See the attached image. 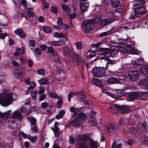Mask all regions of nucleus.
Masks as SVG:
<instances>
[{"mask_svg": "<svg viewBox=\"0 0 148 148\" xmlns=\"http://www.w3.org/2000/svg\"><path fill=\"white\" fill-rule=\"evenodd\" d=\"M18 121H15V120L13 119L10 118L9 120L8 121V123L9 125L12 126L13 128H16L18 127Z\"/></svg>", "mask_w": 148, "mask_h": 148, "instance_id": "obj_21", "label": "nucleus"}, {"mask_svg": "<svg viewBox=\"0 0 148 148\" xmlns=\"http://www.w3.org/2000/svg\"><path fill=\"white\" fill-rule=\"evenodd\" d=\"M31 131L33 133H36L39 132V129L38 127L35 126L32 127L31 128Z\"/></svg>", "mask_w": 148, "mask_h": 148, "instance_id": "obj_47", "label": "nucleus"}, {"mask_svg": "<svg viewBox=\"0 0 148 148\" xmlns=\"http://www.w3.org/2000/svg\"><path fill=\"white\" fill-rule=\"evenodd\" d=\"M53 59L55 62H58L60 61V58L56 53H54L53 54Z\"/></svg>", "mask_w": 148, "mask_h": 148, "instance_id": "obj_42", "label": "nucleus"}, {"mask_svg": "<svg viewBox=\"0 0 148 148\" xmlns=\"http://www.w3.org/2000/svg\"><path fill=\"white\" fill-rule=\"evenodd\" d=\"M120 80L114 77H111L108 78L106 81V82L109 84H114L120 83Z\"/></svg>", "mask_w": 148, "mask_h": 148, "instance_id": "obj_22", "label": "nucleus"}, {"mask_svg": "<svg viewBox=\"0 0 148 148\" xmlns=\"http://www.w3.org/2000/svg\"><path fill=\"white\" fill-rule=\"evenodd\" d=\"M78 119H79L82 122L83 121H86V115L83 112H80L78 114Z\"/></svg>", "mask_w": 148, "mask_h": 148, "instance_id": "obj_30", "label": "nucleus"}, {"mask_svg": "<svg viewBox=\"0 0 148 148\" xmlns=\"http://www.w3.org/2000/svg\"><path fill=\"white\" fill-rule=\"evenodd\" d=\"M15 33L16 35H18L19 37L22 38H24L26 35L23 32L22 29H17L15 31Z\"/></svg>", "mask_w": 148, "mask_h": 148, "instance_id": "obj_26", "label": "nucleus"}, {"mask_svg": "<svg viewBox=\"0 0 148 148\" xmlns=\"http://www.w3.org/2000/svg\"><path fill=\"white\" fill-rule=\"evenodd\" d=\"M28 138L32 143H35L37 141L38 136H31L29 134L28 136Z\"/></svg>", "mask_w": 148, "mask_h": 148, "instance_id": "obj_32", "label": "nucleus"}, {"mask_svg": "<svg viewBox=\"0 0 148 148\" xmlns=\"http://www.w3.org/2000/svg\"><path fill=\"white\" fill-rule=\"evenodd\" d=\"M135 10V15L131 16V18L134 19L135 17H139L146 13V9L144 7H136L134 8Z\"/></svg>", "mask_w": 148, "mask_h": 148, "instance_id": "obj_5", "label": "nucleus"}, {"mask_svg": "<svg viewBox=\"0 0 148 148\" xmlns=\"http://www.w3.org/2000/svg\"><path fill=\"white\" fill-rule=\"evenodd\" d=\"M29 43L30 46L34 47L35 46V41L34 40H30L29 41Z\"/></svg>", "mask_w": 148, "mask_h": 148, "instance_id": "obj_57", "label": "nucleus"}, {"mask_svg": "<svg viewBox=\"0 0 148 148\" xmlns=\"http://www.w3.org/2000/svg\"><path fill=\"white\" fill-rule=\"evenodd\" d=\"M48 96L51 98H53L54 99H57L58 98V95L57 94L54 92H49L48 94Z\"/></svg>", "mask_w": 148, "mask_h": 148, "instance_id": "obj_39", "label": "nucleus"}, {"mask_svg": "<svg viewBox=\"0 0 148 148\" xmlns=\"http://www.w3.org/2000/svg\"><path fill=\"white\" fill-rule=\"evenodd\" d=\"M101 44L100 42H98L95 43L92 45V48H98Z\"/></svg>", "mask_w": 148, "mask_h": 148, "instance_id": "obj_60", "label": "nucleus"}, {"mask_svg": "<svg viewBox=\"0 0 148 148\" xmlns=\"http://www.w3.org/2000/svg\"><path fill=\"white\" fill-rule=\"evenodd\" d=\"M76 96L78 97L79 100L85 104L86 106L88 108H92V106L91 102L87 101L84 97V95L81 92H77L75 94Z\"/></svg>", "mask_w": 148, "mask_h": 148, "instance_id": "obj_4", "label": "nucleus"}, {"mask_svg": "<svg viewBox=\"0 0 148 148\" xmlns=\"http://www.w3.org/2000/svg\"><path fill=\"white\" fill-rule=\"evenodd\" d=\"M37 94V92L36 91L33 92L31 94V96L33 99L34 100L36 99Z\"/></svg>", "mask_w": 148, "mask_h": 148, "instance_id": "obj_55", "label": "nucleus"}, {"mask_svg": "<svg viewBox=\"0 0 148 148\" xmlns=\"http://www.w3.org/2000/svg\"><path fill=\"white\" fill-rule=\"evenodd\" d=\"M75 94L74 92H70L68 95V100L69 101H70L71 98Z\"/></svg>", "mask_w": 148, "mask_h": 148, "instance_id": "obj_50", "label": "nucleus"}, {"mask_svg": "<svg viewBox=\"0 0 148 148\" xmlns=\"http://www.w3.org/2000/svg\"><path fill=\"white\" fill-rule=\"evenodd\" d=\"M139 96L138 93L136 92H133L129 94L128 97L129 99V101H131L134 100L136 99Z\"/></svg>", "mask_w": 148, "mask_h": 148, "instance_id": "obj_18", "label": "nucleus"}, {"mask_svg": "<svg viewBox=\"0 0 148 148\" xmlns=\"http://www.w3.org/2000/svg\"><path fill=\"white\" fill-rule=\"evenodd\" d=\"M12 100V93L6 92L0 93V103L2 106H8L11 104Z\"/></svg>", "mask_w": 148, "mask_h": 148, "instance_id": "obj_2", "label": "nucleus"}, {"mask_svg": "<svg viewBox=\"0 0 148 148\" xmlns=\"http://www.w3.org/2000/svg\"><path fill=\"white\" fill-rule=\"evenodd\" d=\"M22 71L21 70H19L17 69V70L14 72V75L16 78L17 79H19L21 76Z\"/></svg>", "mask_w": 148, "mask_h": 148, "instance_id": "obj_31", "label": "nucleus"}, {"mask_svg": "<svg viewBox=\"0 0 148 148\" xmlns=\"http://www.w3.org/2000/svg\"><path fill=\"white\" fill-rule=\"evenodd\" d=\"M136 131V129L133 127L130 128L128 130V132L132 135L135 134Z\"/></svg>", "mask_w": 148, "mask_h": 148, "instance_id": "obj_46", "label": "nucleus"}, {"mask_svg": "<svg viewBox=\"0 0 148 148\" xmlns=\"http://www.w3.org/2000/svg\"><path fill=\"white\" fill-rule=\"evenodd\" d=\"M140 98L142 100H146L148 98V92H145L140 95Z\"/></svg>", "mask_w": 148, "mask_h": 148, "instance_id": "obj_38", "label": "nucleus"}, {"mask_svg": "<svg viewBox=\"0 0 148 148\" xmlns=\"http://www.w3.org/2000/svg\"><path fill=\"white\" fill-rule=\"evenodd\" d=\"M87 137L85 135H79L76 140V145L79 148H98L99 144L92 139L89 141L87 140Z\"/></svg>", "mask_w": 148, "mask_h": 148, "instance_id": "obj_1", "label": "nucleus"}, {"mask_svg": "<svg viewBox=\"0 0 148 148\" xmlns=\"http://www.w3.org/2000/svg\"><path fill=\"white\" fill-rule=\"evenodd\" d=\"M44 31L46 33H49L50 32L51 28L48 26H45L42 27Z\"/></svg>", "mask_w": 148, "mask_h": 148, "instance_id": "obj_43", "label": "nucleus"}, {"mask_svg": "<svg viewBox=\"0 0 148 148\" xmlns=\"http://www.w3.org/2000/svg\"><path fill=\"white\" fill-rule=\"evenodd\" d=\"M108 35H109V33H108V32H105L101 33L99 35V36L100 37H103V36H107Z\"/></svg>", "mask_w": 148, "mask_h": 148, "instance_id": "obj_61", "label": "nucleus"}, {"mask_svg": "<svg viewBox=\"0 0 148 148\" xmlns=\"http://www.w3.org/2000/svg\"><path fill=\"white\" fill-rule=\"evenodd\" d=\"M91 22V21L88 20L83 23L82 29L84 32H89L91 31L92 25Z\"/></svg>", "mask_w": 148, "mask_h": 148, "instance_id": "obj_7", "label": "nucleus"}, {"mask_svg": "<svg viewBox=\"0 0 148 148\" xmlns=\"http://www.w3.org/2000/svg\"><path fill=\"white\" fill-rule=\"evenodd\" d=\"M100 59L102 60L101 62L104 64L103 67L106 69L108 68L113 65L114 63L113 60H109L108 58H105L104 57H101Z\"/></svg>", "mask_w": 148, "mask_h": 148, "instance_id": "obj_9", "label": "nucleus"}, {"mask_svg": "<svg viewBox=\"0 0 148 148\" xmlns=\"http://www.w3.org/2000/svg\"><path fill=\"white\" fill-rule=\"evenodd\" d=\"M106 70L101 67H95L93 69L94 75L97 77H101L104 76L106 73Z\"/></svg>", "mask_w": 148, "mask_h": 148, "instance_id": "obj_3", "label": "nucleus"}, {"mask_svg": "<svg viewBox=\"0 0 148 148\" xmlns=\"http://www.w3.org/2000/svg\"><path fill=\"white\" fill-rule=\"evenodd\" d=\"M108 132H109L110 133V134L111 132L112 131L110 130V128H111V130H114L115 129V128L113 125L112 124L110 123L109 124V127H108Z\"/></svg>", "mask_w": 148, "mask_h": 148, "instance_id": "obj_54", "label": "nucleus"}, {"mask_svg": "<svg viewBox=\"0 0 148 148\" xmlns=\"http://www.w3.org/2000/svg\"><path fill=\"white\" fill-rule=\"evenodd\" d=\"M121 144H116L114 143L112 145L111 148H121Z\"/></svg>", "mask_w": 148, "mask_h": 148, "instance_id": "obj_52", "label": "nucleus"}, {"mask_svg": "<svg viewBox=\"0 0 148 148\" xmlns=\"http://www.w3.org/2000/svg\"><path fill=\"white\" fill-rule=\"evenodd\" d=\"M89 6V3L87 0H80L79 2V7L81 12L84 13L86 12Z\"/></svg>", "mask_w": 148, "mask_h": 148, "instance_id": "obj_8", "label": "nucleus"}, {"mask_svg": "<svg viewBox=\"0 0 148 148\" xmlns=\"http://www.w3.org/2000/svg\"><path fill=\"white\" fill-rule=\"evenodd\" d=\"M37 73L38 75L43 76L45 74V72L43 69H41L37 70Z\"/></svg>", "mask_w": 148, "mask_h": 148, "instance_id": "obj_41", "label": "nucleus"}, {"mask_svg": "<svg viewBox=\"0 0 148 148\" xmlns=\"http://www.w3.org/2000/svg\"><path fill=\"white\" fill-rule=\"evenodd\" d=\"M25 10L28 14V16L26 17V19L29 21L32 22L33 20L32 18L35 16L34 14L32 12L33 10L32 8H27L25 9Z\"/></svg>", "mask_w": 148, "mask_h": 148, "instance_id": "obj_12", "label": "nucleus"}, {"mask_svg": "<svg viewBox=\"0 0 148 148\" xmlns=\"http://www.w3.org/2000/svg\"><path fill=\"white\" fill-rule=\"evenodd\" d=\"M42 2L45 8H49V4L45 0H42Z\"/></svg>", "mask_w": 148, "mask_h": 148, "instance_id": "obj_58", "label": "nucleus"}, {"mask_svg": "<svg viewBox=\"0 0 148 148\" xmlns=\"http://www.w3.org/2000/svg\"><path fill=\"white\" fill-rule=\"evenodd\" d=\"M96 52L92 50L88 51L86 53V57L87 58H90L95 56Z\"/></svg>", "mask_w": 148, "mask_h": 148, "instance_id": "obj_34", "label": "nucleus"}, {"mask_svg": "<svg viewBox=\"0 0 148 148\" xmlns=\"http://www.w3.org/2000/svg\"><path fill=\"white\" fill-rule=\"evenodd\" d=\"M57 25L58 26H61L63 25V22L61 17H59L57 22Z\"/></svg>", "mask_w": 148, "mask_h": 148, "instance_id": "obj_51", "label": "nucleus"}, {"mask_svg": "<svg viewBox=\"0 0 148 148\" xmlns=\"http://www.w3.org/2000/svg\"><path fill=\"white\" fill-rule=\"evenodd\" d=\"M42 108L43 109V113L45 114H49L50 113V107L48 106V104L46 102H44L41 103Z\"/></svg>", "mask_w": 148, "mask_h": 148, "instance_id": "obj_15", "label": "nucleus"}, {"mask_svg": "<svg viewBox=\"0 0 148 148\" xmlns=\"http://www.w3.org/2000/svg\"><path fill=\"white\" fill-rule=\"evenodd\" d=\"M99 51L100 55L105 56L107 57H109L111 56V51L108 48H101L99 49Z\"/></svg>", "mask_w": 148, "mask_h": 148, "instance_id": "obj_11", "label": "nucleus"}, {"mask_svg": "<svg viewBox=\"0 0 148 148\" xmlns=\"http://www.w3.org/2000/svg\"><path fill=\"white\" fill-rule=\"evenodd\" d=\"M21 3L24 7L27 6V2L26 0H21Z\"/></svg>", "mask_w": 148, "mask_h": 148, "instance_id": "obj_64", "label": "nucleus"}, {"mask_svg": "<svg viewBox=\"0 0 148 148\" xmlns=\"http://www.w3.org/2000/svg\"><path fill=\"white\" fill-rule=\"evenodd\" d=\"M143 59H140L136 60L135 61V63L137 65H142L143 64Z\"/></svg>", "mask_w": 148, "mask_h": 148, "instance_id": "obj_44", "label": "nucleus"}, {"mask_svg": "<svg viewBox=\"0 0 148 148\" xmlns=\"http://www.w3.org/2000/svg\"><path fill=\"white\" fill-rule=\"evenodd\" d=\"M69 142L71 144H73L75 142V140L73 136H70L69 138Z\"/></svg>", "mask_w": 148, "mask_h": 148, "instance_id": "obj_62", "label": "nucleus"}, {"mask_svg": "<svg viewBox=\"0 0 148 148\" xmlns=\"http://www.w3.org/2000/svg\"><path fill=\"white\" fill-rule=\"evenodd\" d=\"M28 66L29 67H32L33 65V61L30 59H29L28 60Z\"/></svg>", "mask_w": 148, "mask_h": 148, "instance_id": "obj_63", "label": "nucleus"}, {"mask_svg": "<svg viewBox=\"0 0 148 148\" xmlns=\"http://www.w3.org/2000/svg\"><path fill=\"white\" fill-rule=\"evenodd\" d=\"M89 20L92 21L91 23L92 24L94 23L95 24L98 23L99 21L100 20L98 17H96L93 19Z\"/></svg>", "mask_w": 148, "mask_h": 148, "instance_id": "obj_45", "label": "nucleus"}, {"mask_svg": "<svg viewBox=\"0 0 148 148\" xmlns=\"http://www.w3.org/2000/svg\"><path fill=\"white\" fill-rule=\"evenodd\" d=\"M61 7L62 9L65 11L69 12L71 10L70 8L67 5L64 4L61 5Z\"/></svg>", "mask_w": 148, "mask_h": 148, "instance_id": "obj_37", "label": "nucleus"}, {"mask_svg": "<svg viewBox=\"0 0 148 148\" xmlns=\"http://www.w3.org/2000/svg\"><path fill=\"white\" fill-rule=\"evenodd\" d=\"M129 75L130 79L132 81H136L139 78V73L136 71H131L129 73Z\"/></svg>", "mask_w": 148, "mask_h": 148, "instance_id": "obj_10", "label": "nucleus"}, {"mask_svg": "<svg viewBox=\"0 0 148 148\" xmlns=\"http://www.w3.org/2000/svg\"><path fill=\"white\" fill-rule=\"evenodd\" d=\"M11 116L10 118L13 119L15 121H19L23 118V115L21 114V111L17 110L14 111L12 114L10 115Z\"/></svg>", "mask_w": 148, "mask_h": 148, "instance_id": "obj_6", "label": "nucleus"}, {"mask_svg": "<svg viewBox=\"0 0 148 148\" xmlns=\"http://www.w3.org/2000/svg\"><path fill=\"white\" fill-rule=\"evenodd\" d=\"M70 56L72 58L73 60L77 63H80L81 60L82 61L83 60V59L78 54H76L74 53H71Z\"/></svg>", "mask_w": 148, "mask_h": 148, "instance_id": "obj_16", "label": "nucleus"}, {"mask_svg": "<svg viewBox=\"0 0 148 148\" xmlns=\"http://www.w3.org/2000/svg\"><path fill=\"white\" fill-rule=\"evenodd\" d=\"M50 43L53 46L63 45L65 44V42L62 40H60L58 41H54L48 43L49 44H50Z\"/></svg>", "mask_w": 148, "mask_h": 148, "instance_id": "obj_25", "label": "nucleus"}, {"mask_svg": "<svg viewBox=\"0 0 148 148\" xmlns=\"http://www.w3.org/2000/svg\"><path fill=\"white\" fill-rule=\"evenodd\" d=\"M48 52L50 53H53L54 51V48L51 46L49 47L48 48Z\"/></svg>", "mask_w": 148, "mask_h": 148, "instance_id": "obj_59", "label": "nucleus"}, {"mask_svg": "<svg viewBox=\"0 0 148 148\" xmlns=\"http://www.w3.org/2000/svg\"><path fill=\"white\" fill-rule=\"evenodd\" d=\"M120 51L123 54H127L129 53V49L127 47H121L120 49Z\"/></svg>", "mask_w": 148, "mask_h": 148, "instance_id": "obj_36", "label": "nucleus"}, {"mask_svg": "<svg viewBox=\"0 0 148 148\" xmlns=\"http://www.w3.org/2000/svg\"><path fill=\"white\" fill-rule=\"evenodd\" d=\"M91 82L92 84L100 87H102L103 86L102 83L97 79H92Z\"/></svg>", "mask_w": 148, "mask_h": 148, "instance_id": "obj_27", "label": "nucleus"}, {"mask_svg": "<svg viewBox=\"0 0 148 148\" xmlns=\"http://www.w3.org/2000/svg\"><path fill=\"white\" fill-rule=\"evenodd\" d=\"M53 36L55 37L60 38L63 37L64 34L62 33H58L56 32L54 34Z\"/></svg>", "mask_w": 148, "mask_h": 148, "instance_id": "obj_48", "label": "nucleus"}, {"mask_svg": "<svg viewBox=\"0 0 148 148\" xmlns=\"http://www.w3.org/2000/svg\"><path fill=\"white\" fill-rule=\"evenodd\" d=\"M10 114L11 111L10 110L7 111L3 113L0 112V122L1 121V118L3 119L4 121L7 120Z\"/></svg>", "mask_w": 148, "mask_h": 148, "instance_id": "obj_17", "label": "nucleus"}, {"mask_svg": "<svg viewBox=\"0 0 148 148\" xmlns=\"http://www.w3.org/2000/svg\"><path fill=\"white\" fill-rule=\"evenodd\" d=\"M70 110L71 112L75 113L77 112L78 109L73 107H71L70 108Z\"/></svg>", "mask_w": 148, "mask_h": 148, "instance_id": "obj_56", "label": "nucleus"}, {"mask_svg": "<svg viewBox=\"0 0 148 148\" xmlns=\"http://www.w3.org/2000/svg\"><path fill=\"white\" fill-rule=\"evenodd\" d=\"M36 85V84L34 82H31L30 83L29 87H28V89H32V90L34 88Z\"/></svg>", "mask_w": 148, "mask_h": 148, "instance_id": "obj_49", "label": "nucleus"}, {"mask_svg": "<svg viewBox=\"0 0 148 148\" xmlns=\"http://www.w3.org/2000/svg\"><path fill=\"white\" fill-rule=\"evenodd\" d=\"M132 29L133 27L131 26L128 25L120 27L118 29V30L119 32H121L124 30H127Z\"/></svg>", "mask_w": 148, "mask_h": 148, "instance_id": "obj_33", "label": "nucleus"}, {"mask_svg": "<svg viewBox=\"0 0 148 148\" xmlns=\"http://www.w3.org/2000/svg\"><path fill=\"white\" fill-rule=\"evenodd\" d=\"M82 123L81 120L77 118L71 122L70 125L73 126H79Z\"/></svg>", "mask_w": 148, "mask_h": 148, "instance_id": "obj_19", "label": "nucleus"}, {"mask_svg": "<svg viewBox=\"0 0 148 148\" xmlns=\"http://www.w3.org/2000/svg\"><path fill=\"white\" fill-rule=\"evenodd\" d=\"M145 3V1L143 0H136L135 3L133 4V8L144 7L143 5Z\"/></svg>", "mask_w": 148, "mask_h": 148, "instance_id": "obj_23", "label": "nucleus"}, {"mask_svg": "<svg viewBox=\"0 0 148 148\" xmlns=\"http://www.w3.org/2000/svg\"><path fill=\"white\" fill-rule=\"evenodd\" d=\"M119 111L123 114H126L131 110L130 108L126 106H119Z\"/></svg>", "mask_w": 148, "mask_h": 148, "instance_id": "obj_20", "label": "nucleus"}, {"mask_svg": "<svg viewBox=\"0 0 148 148\" xmlns=\"http://www.w3.org/2000/svg\"><path fill=\"white\" fill-rule=\"evenodd\" d=\"M48 80L46 78H42L39 80V82L40 84H45L47 83Z\"/></svg>", "mask_w": 148, "mask_h": 148, "instance_id": "obj_40", "label": "nucleus"}, {"mask_svg": "<svg viewBox=\"0 0 148 148\" xmlns=\"http://www.w3.org/2000/svg\"><path fill=\"white\" fill-rule=\"evenodd\" d=\"M119 106L116 105H111L109 106L108 111L112 113H116L119 111Z\"/></svg>", "mask_w": 148, "mask_h": 148, "instance_id": "obj_13", "label": "nucleus"}, {"mask_svg": "<svg viewBox=\"0 0 148 148\" xmlns=\"http://www.w3.org/2000/svg\"><path fill=\"white\" fill-rule=\"evenodd\" d=\"M27 117L30 121L31 124L33 126H35L36 124V119L33 117H29L28 114L27 115Z\"/></svg>", "mask_w": 148, "mask_h": 148, "instance_id": "obj_35", "label": "nucleus"}, {"mask_svg": "<svg viewBox=\"0 0 148 148\" xmlns=\"http://www.w3.org/2000/svg\"><path fill=\"white\" fill-rule=\"evenodd\" d=\"M112 20L111 19H103L101 20V24L102 25V27H104L107 25L112 23Z\"/></svg>", "mask_w": 148, "mask_h": 148, "instance_id": "obj_29", "label": "nucleus"}, {"mask_svg": "<svg viewBox=\"0 0 148 148\" xmlns=\"http://www.w3.org/2000/svg\"><path fill=\"white\" fill-rule=\"evenodd\" d=\"M138 85L143 89H146L148 88V79H144L138 82Z\"/></svg>", "mask_w": 148, "mask_h": 148, "instance_id": "obj_14", "label": "nucleus"}, {"mask_svg": "<svg viewBox=\"0 0 148 148\" xmlns=\"http://www.w3.org/2000/svg\"><path fill=\"white\" fill-rule=\"evenodd\" d=\"M148 73V67L146 65H144L140 69V74L141 75H146Z\"/></svg>", "mask_w": 148, "mask_h": 148, "instance_id": "obj_28", "label": "nucleus"}, {"mask_svg": "<svg viewBox=\"0 0 148 148\" xmlns=\"http://www.w3.org/2000/svg\"><path fill=\"white\" fill-rule=\"evenodd\" d=\"M129 53L132 54H137L138 52L135 49L133 48H131L129 49Z\"/></svg>", "mask_w": 148, "mask_h": 148, "instance_id": "obj_53", "label": "nucleus"}, {"mask_svg": "<svg viewBox=\"0 0 148 148\" xmlns=\"http://www.w3.org/2000/svg\"><path fill=\"white\" fill-rule=\"evenodd\" d=\"M95 114V112L93 110H91L90 115L92 118L90 120H89V121L91 123V124L93 126L96 125V121L94 118Z\"/></svg>", "mask_w": 148, "mask_h": 148, "instance_id": "obj_24", "label": "nucleus"}]
</instances>
